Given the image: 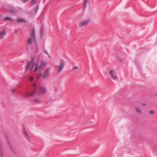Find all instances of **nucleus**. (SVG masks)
<instances>
[{
  "label": "nucleus",
  "instance_id": "12",
  "mask_svg": "<svg viewBox=\"0 0 157 157\" xmlns=\"http://www.w3.org/2000/svg\"><path fill=\"white\" fill-rule=\"evenodd\" d=\"M23 129L24 132V134H25V137L28 141H30L29 137V135H28L27 132H26L25 129L23 128Z\"/></svg>",
  "mask_w": 157,
  "mask_h": 157
},
{
  "label": "nucleus",
  "instance_id": "8",
  "mask_svg": "<svg viewBox=\"0 0 157 157\" xmlns=\"http://www.w3.org/2000/svg\"><path fill=\"white\" fill-rule=\"evenodd\" d=\"M90 21L89 20H88L83 21L79 23V26L81 27L83 26L86 25Z\"/></svg>",
  "mask_w": 157,
  "mask_h": 157
},
{
  "label": "nucleus",
  "instance_id": "29",
  "mask_svg": "<svg viewBox=\"0 0 157 157\" xmlns=\"http://www.w3.org/2000/svg\"><path fill=\"white\" fill-rule=\"evenodd\" d=\"M33 86L34 87V88H35V87H37V85H36V84L35 83H34L33 84Z\"/></svg>",
  "mask_w": 157,
  "mask_h": 157
},
{
  "label": "nucleus",
  "instance_id": "3",
  "mask_svg": "<svg viewBox=\"0 0 157 157\" xmlns=\"http://www.w3.org/2000/svg\"><path fill=\"white\" fill-rule=\"evenodd\" d=\"M50 68H48L45 70L42 76V78L44 79H46L48 78L50 75Z\"/></svg>",
  "mask_w": 157,
  "mask_h": 157
},
{
  "label": "nucleus",
  "instance_id": "35",
  "mask_svg": "<svg viewBox=\"0 0 157 157\" xmlns=\"http://www.w3.org/2000/svg\"><path fill=\"white\" fill-rule=\"evenodd\" d=\"M2 17V16L1 14H0V17Z\"/></svg>",
  "mask_w": 157,
  "mask_h": 157
},
{
  "label": "nucleus",
  "instance_id": "33",
  "mask_svg": "<svg viewBox=\"0 0 157 157\" xmlns=\"http://www.w3.org/2000/svg\"><path fill=\"white\" fill-rule=\"evenodd\" d=\"M14 89H12V93H13V92H14Z\"/></svg>",
  "mask_w": 157,
  "mask_h": 157
},
{
  "label": "nucleus",
  "instance_id": "4",
  "mask_svg": "<svg viewBox=\"0 0 157 157\" xmlns=\"http://www.w3.org/2000/svg\"><path fill=\"white\" fill-rule=\"evenodd\" d=\"M47 91V88L45 86H42L40 87L38 92L39 96L45 94Z\"/></svg>",
  "mask_w": 157,
  "mask_h": 157
},
{
  "label": "nucleus",
  "instance_id": "18",
  "mask_svg": "<svg viewBox=\"0 0 157 157\" xmlns=\"http://www.w3.org/2000/svg\"><path fill=\"white\" fill-rule=\"evenodd\" d=\"M12 20L13 19L11 18L8 17H6L4 18V21H7L8 20L12 21Z\"/></svg>",
  "mask_w": 157,
  "mask_h": 157
},
{
  "label": "nucleus",
  "instance_id": "28",
  "mask_svg": "<svg viewBox=\"0 0 157 157\" xmlns=\"http://www.w3.org/2000/svg\"><path fill=\"white\" fill-rule=\"evenodd\" d=\"M78 67H77V66H75V67H74L73 68V69L74 70H76L77 69H78Z\"/></svg>",
  "mask_w": 157,
  "mask_h": 157
},
{
  "label": "nucleus",
  "instance_id": "25",
  "mask_svg": "<svg viewBox=\"0 0 157 157\" xmlns=\"http://www.w3.org/2000/svg\"><path fill=\"white\" fill-rule=\"evenodd\" d=\"M33 77H30L29 78L30 81H32L33 80Z\"/></svg>",
  "mask_w": 157,
  "mask_h": 157
},
{
  "label": "nucleus",
  "instance_id": "9",
  "mask_svg": "<svg viewBox=\"0 0 157 157\" xmlns=\"http://www.w3.org/2000/svg\"><path fill=\"white\" fill-rule=\"evenodd\" d=\"M32 32L31 33V35L32 36H33V39L34 40V41H36V37L35 35V28H33L32 29Z\"/></svg>",
  "mask_w": 157,
  "mask_h": 157
},
{
  "label": "nucleus",
  "instance_id": "5",
  "mask_svg": "<svg viewBox=\"0 0 157 157\" xmlns=\"http://www.w3.org/2000/svg\"><path fill=\"white\" fill-rule=\"evenodd\" d=\"M109 75L111 76V78L114 80H116L117 79V76L115 73H114V70L113 69H110Z\"/></svg>",
  "mask_w": 157,
  "mask_h": 157
},
{
  "label": "nucleus",
  "instance_id": "11",
  "mask_svg": "<svg viewBox=\"0 0 157 157\" xmlns=\"http://www.w3.org/2000/svg\"><path fill=\"white\" fill-rule=\"evenodd\" d=\"M36 90L35 89V88H34L33 89V90L31 92L28 93L27 94V96H32L33 95L35 94V93L36 92Z\"/></svg>",
  "mask_w": 157,
  "mask_h": 157
},
{
  "label": "nucleus",
  "instance_id": "24",
  "mask_svg": "<svg viewBox=\"0 0 157 157\" xmlns=\"http://www.w3.org/2000/svg\"><path fill=\"white\" fill-rule=\"evenodd\" d=\"M136 111L137 112L140 113L141 112V111H140V109L138 108H136Z\"/></svg>",
  "mask_w": 157,
  "mask_h": 157
},
{
  "label": "nucleus",
  "instance_id": "16",
  "mask_svg": "<svg viewBox=\"0 0 157 157\" xmlns=\"http://www.w3.org/2000/svg\"><path fill=\"white\" fill-rule=\"evenodd\" d=\"M7 140H8V144H9V145L10 146V149H11V150L13 151V152L15 154V152H14L13 150V148H12V147L11 146V144L10 143V142H9V140H8V137H7Z\"/></svg>",
  "mask_w": 157,
  "mask_h": 157
},
{
  "label": "nucleus",
  "instance_id": "1",
  "mask_svg": "<svg viewBox=\"0 0 157 157\" xmlns=\"http://www.w3.org/2000/svg\"><path fill=\"white\" fill-rule=\"evenodd\" d=\"M47 64L46 62L44 61H41L40 64L38 65L37 63L35 64V58L33 57L31 60L28 61L27 64L25 66V70L27 71L29 68V71H31L33 69L35 65V68L34 71L35 72L36 71L38 70H40L44 66Z\"/></svg>",
  "mask_w": 157,
  "mask_h": 157
},
{
  "label": "nucleus",
  "instance_id": "14",
  "mask_svg": "<svg viewBox=\"0 0 157 157\" xmlns=\"http://www.w3.org/2000/svg\"><path fill=\"white\" fill-rule=\"evenodd\" d=\"M40 36L42 38L44 36V27L43 26L41 27L40 30Z\"/></svg>",
  "mask_w": 157,
  "mask_h": 157
},
{
  "label": "nucleus",
  "instance_id": "7",
  "mask_svg": "<svg viewBox=\"0 0 157 157\" xmlns=\"http://www.w3.org/2000/svg\"><path fill=\"white\" fill-rule=\"evenodd\" d=\"M6 34V32L5 28H3L2 31L0 32V38L1 39H3L4 36Z\"/></svg>",
  "mask_w": 157,
  "mask_h": 157
},
{
  "label": "nucleus",
  "instance_id": "6",
  "mask_svg": "<svg viewBox=\"0 0 157 157\" xmlns=\"http://www.w3.org/2000/svg\"><path fill=\"white\" fill-rule=\"evenodd\" d=\"M6 11L7 13H8L13 15H15L17 14V12L14 10V8L12 9H7L6 10Z\"/></svg>",
  "mask_w": 157,
  "mask_h": 157
},
{
  "label": "nucleus",
  "instance_id": "15",
  "mask_svg": "<svg viewBox=\"0 0 157 157\" xmlns=\"http://www.w3.org/2000/svg\"><path fill=\"white\" fill-rule=\"evenodd\" d=\"M43 75V74L42 72H37L36 76L37 79H39Z\"/></svg>",
  "mask_w": 157,
  "mask_h": 157
},
{
  "label": "nucleus",
  "instance_id": "21",
  "mask_svg": "<svg viewBox=\"0 0 157 157\" xmlns=\"http://www.w3.org/2000/svg\"><path fill=\"white\" fill-rule=\"evenodd\" d=\"M33 101L34 102L37 103V102H40V100L39 99L36 98L34 99L33 100Z\"/></svg>",
  "mask_w": 157,
  "mask_h": 157
},
{
  "label": "nucleus",
  "instance_id": "30",
  "mask_svg": "<svg viewBox=\"0 0 157 157\" xmlns=\"http://www.w3.org/2000/svg\"><path fill=\"white\" fill-rule=\"evenodd\" d=\"M18 30L17 29L15 30L14 31L15 33L17 34V33H18Z\"/></svg>",
  "mask_w": 157,
  "mask_h": 157
},
{
  "label": "nucleus",
  "instance_id": "2",
  "mask_svg": "<svg viewBox=\"0 0 157 157\" xmlns=\"http://www.w3.org/2000/svg\"><path fill=\"white\" fill-rule=\"evenodd\" d=\"M64 61L63 59H61L60 61L59 64L58 65H56L55 66V69H58V74H59L62 71L64 67Z\"/></svg>",
  "mask_w": 157,
  "mask_h": 157
},
{
  "label": "nucleus",
  "instance_id": "32",
  "mask_svg": "<svg viewBox=\"0 0 157 157\" xmlns=\"http://www.w3.org/2000/svg\"><path fill=\"white\" fill-rule=\"evenodd\" d=\"M146 105V104H144V103H143L142 104V106H145Z\"/></svg>",
  "mask_w": 157,
  "mask_h": 157
},
{
  "label": "nucleus",
  "instance_id": "20",
  "mask_svg": "<svg viewBox=\"0 0 157 157\" xmlns=\"http://www.w3.org/2000/svg\"><path fill=\"white\" fill-rule=\"evenodd\" d=\"M37 1V0H31V3L32 6Z\"/></svg>",
  "mask_w": 157,
  "mask_h": 157
},
{
  "label": "nucleus",
  "instance_id": "10",
  "mask_svg": "<svg viewBox=\"0 0 157 157\" xmlns=\"http://www.w3.org/2000/svg\"><path fill=\"white\" fill-rule=\"evenodd\" d=\"M17 21L18 23H20L21 22H27V21L23 18H20L17 19Z\"/></svg>",
  "mask_w": 157,
  "mask_h": 157
},
{
  "label": "nucleus",
  "instance_id": "23",
  "mask_svg": "<svg viewBox=\"0 0 157 157\" xmlns=\"http://www.w3.org/2000/svg\"><path fill=\"white\" fill-rule=\"evenodd\" d=\"M7 6L8 7H10L11 8V9H12V8H14V6L13 5H7Z\"/></svg>",
  "mask_w": 157,
  "mask_h": 157
},
{
  "label": "nucleus",
  "instance_id": "36",
  "mask_svg": "<svg viewBox=\"0 0 157 157\" xmlns=\"http://www.w3.org/2000/svg\"><path fill=\"white\" fill-rule=\"evenodd\" d=\"M49 57L50 58H51L50 56H49Z\"/></svg>",
  "mask_w": 157,
  "mask_h": 157
},
{
  "label": "nucleus",
  "instance_id": "26",
  "mask_svg": "<svg viewBox=\"0 0 157 157\" xmlns=\"http://www.w3.org/2000/svg\"><path fill=\"white\" fill-rule=\"evenodd\" d=\"M29 0H21V2L24 3H25L27 2Z\"/></svg>",
  "mask_w": 157,
  "mask_h": 157
},
{
  "label": "nucleus",
  "instance_id": "17",
  "mask_svg": "<svg viewBox=\"0 0 157 157\" xmlns=\"http://www.w3.org/2000/svg\"><path fill=\"white\" fill-rule=\"evenodd\" d=\"M27 43L29 45L31 44L32 43V38H29L28 39Z\"/></svg>",
  "mask_w": 157,
  "mask_h": 157
},
{
  "label": "nucleus",
  "instance_id": "22",
  "mask_svg": "<svg viewBox=\"0 0 157 157\" xmlns=\"http://www.w3.org/2000/svg\"><path fill=\"white\" fill-rule=\"evenodd\" d=\"M1 157H3V149L2 148L1 149Z\"/></svg>",
  "mask_w": 157,
  "mask_h": 157
},
{
  "label": "nucleus",
  "instance_id": "13",
  "mask_svg": "<svg viewBox=\"0 0 157 157\" xmlns=\"http://www.w3.org/2000/svg\"><path fill=\"white\" fill-rule=\"evenodd\" d=\"M87 1L88 0H84L83 1V10L84 11L85 10V9L86 8Z\"/></svg>",
  "mask_w": 157,
  "mask_h": 157
},
{
  "label": "nucleus",
  "instance_id": "31",
  "mask_svg": "<svg viewBox=\"0 0 157 157\" xmlns=\"http://www.w3.org/2000/svg\"><path fill=\"white\" fill-rule=\"evenodd\" d=\"M45 53L48 55H49V54L47 52L46 50H45Z\"/></svg>",
  "mask_w": 157,
  "mask_h": 157
},
{
  "label": "nucleus",
  "instance_id": "19",
  "mask_svg": "<svg viewBox=\"0 0 157 157\" xmlns=\"http://www.w3.org/2000/svg\"><path fill=\"white\" fill-rule=\"evenodd\" d=\"M39 9V6L38 5H37L36 6V7L34 9L35 14H36V13Z\"/></svg>",
  "mask_w": 157,
  "mask_h": 157
},
{
  "label": "nucleus",
  "instance_id": "27",
  "mask_svg": "<svg viewBox=\"0 0 157 157\" xmlns=\"http://www.w3.org/2000/svg\"><path fill=\"white\" fill-rule=\"evenodd\" d=\"M154 112L153 110L150 111L149 112V113L151 114H153L154 113Z\"/></svg>",
  "mask_w": 157,
  "mask_h": 157
},
{
  "label": "nucleus",
  "instance_id": "34",
  "mask_svg": "<svg viewBox=\"0 0 157 157\" xmlns=\"http://www.w3.org/2000/svg\"><path fill=\"white\" fill-rule=\"evenodd\" d=\"M122 155H123V153H122V154H121V155H117V156H121Z\"/></svg>",
  "mask_w": 157,
  "mask_h": 157
}]
</instances>
